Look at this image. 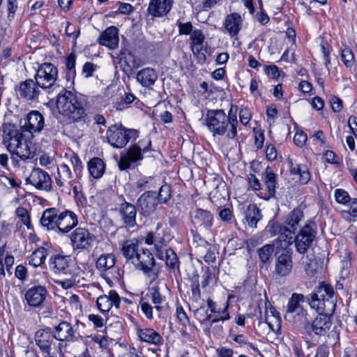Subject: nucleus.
Segmentation results:
<instances>
[{
    "label": "nucleus",
    "mask_w": 357,
    "mask_h": 357,
    "mask_svg": "<svg viewBox=\"0 0 357 357\" xmlns=\"http://www.w3.org/2000/svg\"><path fill=\"white\" fill-rule=\"evenodd\" d=\"M86 105L83 98L63 88L56 96V106L59 113L74 122L86 121Z\"/></svg>",
    "instance_id": "obj_1"
},
{
    "label": "nucleus",
    "mask_w": 357,
    "mask_h": 357,
    "mask_svg": "<svg viewBox=\"0 0 357 357\" xmlns=\"http://www.w3.org/2000/svg\"><path fill=\"white\" fill-rule=\"evenodd\" d=\"M3 143L12 155H17L22 160H31L35 156V148L31 142L13 125L3 127Z\"/></svg>",
    "instance_id": "obj_2"
},
{
    "label": "nucleus",
    "mask_w": 357,
    "mask_h": 357,
    "mask_svg": "<svg viewBox=\"0 0 357 357\" xmlns=\"http://www.w3.org/2000/svg\"><path fill=\"white\" fill-rule=\"evenodd\" d=\"M121 251L127 261L144 274L149 276L153 275V278H155V274L153 270L155 261L148 249L140 248L137 241L128 240L123 243Z\"/></svg>",
    "instance_id": "obj_3"
},
{
    "label": "nucleus",
    "mask_w": 357,
    "mask_h": 357,
    "mask_svg": "<svg viewBox=\"0 0 357 357\" xmlns=\"http://www.w3.org/2000/svg\"><path fill=\"white\" fill-rule=\"evenodd\" d=\"M232 112V107L229 113ZM206 125L213 136L226 135L229 139L237 135L238 121L235 114L227 116L223 109H211L206 113Z\"/></svg>",
    "instance_id": "obj_4"
},
{
    "label": "nucleus",
    "mask_w": 357,
    "mask_h": 357,
    "mask_svg": "<svg viewBox=\"0 0 357 357\" xmlns=\"http://www.w3.org/2000/svg\"><path fill=\"white\" fill-rule=\"evenodd\" d=\"M334 293L331 285L323 283L316 287L311 294L310 298H308L309 305L317 312L333 314L337 303Z\"/></svg>",
    "instance_id": "obj_5"
},
{
    "label": "nucleus",
    "mask_w": 357,
    "mask_h": 357,
    "mask_svg": "<svg viewBox=\"0 0 357 357\" xmlns=\"http://www.w3.org/2000/svg\"><path fill=\"white\" fill-rule=\"evenodd\" d=\"M57 78L58 70L51 63H43L40 65L34 75V80L38 85L48 93L59 88L56 84Z\"/></svg>",
    "instance_id": "obj_6"
},
{
    "label": "nucleus",
    "mask_w": 357,
    "mask_h": 357,
    "mask_svg": "<svg viewBox=\"0 0 357 357\" xmlns=\"http://www.w3.org/2000/svg\"><path fill=\"white\" fill-rule=\"evenodd\" d=\"M318 312L319 314L311 323H307L304 326L305 333L312 337L314 336L319 337L326 336L333 325V314L322 312Z\"/></svg>",
    "instance_id": "obj_7"
},
{
    "label": "nucleus",
    "mask_w": 357,
    "mask_h": 357,
    "mask_svg": "<svg viewBox=\"0 0 357 357\" xmlns=\"http://www.w3.org/2000/svg\"><path fill=\"white\" fill-rule=\"evenodd\" d=\"M317 235V225L314 222L307 221L294 237L296 251L304 255L312 245Z\"/></svg>",
    "instance_id": "obj_8"
},
{
    "label": "nucleus",
    "mask_w": 357,
    "mask_h": 357,
    "mask_svg": "<svg viewBox=\"0 0 357 357\" xmlns=\"http://www.w3.org/2000/svg\"><path fill=\"white\" fill-rule=\"evenodd\" d=\"M267 229L271 236H278L273 243L278 249H286L293 243L295 232L287 227L277 222H271L267 226Z\"/></svg>",
    "instance_id": "obj_9"
},
{
    "label": "nucleus",
    "mask_w": 357,
    "mask_h": 357,
    "mask_svg": "<svg viewBox=\"0 0 357 357\" xmlns=\"http://www.w3.org/2000/svg\"><path fill=\"white\" fill-rule=\"evenodd\" d=\"M136 130L126 129L121 126L114 125L107 131L108 142L114 148L124 147L132 137H135Z\"/></svg>",
    "instance_id": "obj_10"
},
{
    "label": "nucleus",
    "mask_w": 357,
    "mask_h": 357,
    "mask_svg": "<svg viewBox=\"0 0 357 357\" xmlns=\"http://www.w3.org/2000/svg\"><path fill=\"white\" fill-rule=\"evenodd\" d=\"M17 96L28 101L38 100L43 91L33 79H27L20 82L16 89Z\"/></svg>",
    "instance_id": "obj_11"
},
{
    "label": "nucleus",
    "mask_w": 357,
    "mask_h": 357,
    "mask_svg": "<svg viewBox=\"0 0 357 357\" xmlns=\"http://www.w3.org/2000/svg\"><path fill=\"white\" fill-rule=\"evenodd\" d=\"M70 239L73 250H86L91 246L95 236L87 229L78 227L70 234Z\"/></svg>",
    "instance_id": "obj_12"
},
{
    "label": "nucleus",
    "mask_w": 357,
    "mask_h": 357,
    "mask_svg": "<svg viewBox=\"0 0 357 357\" xmlns=\"http://www.w3.org/2000/svg\"><path fill=\"white\" fill-rule=\"evenodd\" d=\"M162 223H158L155 231H150L145 237V243L147 245H154V251L158 259L164 258V250L167 245L164 232H160Z\"/></svg>",
    "instance_id": "obj_13"
},
{
    "label": "nucleus",
    "mask_w": 357,
    "mask_h": 357,
    "mask_svg": "<svg viewBox=\"0 0 357 357\" xmlns=\"http://www.w3.org/2000/svg\"><path fill=\"white\" fill-rule=\"evenodd\" d=\"M151 144V141H149L148 146L143 148V149L138 144L131 146L128 149L126 155L121 156L119 161V169L121 170H126L130 167L131 163L142 160V152H147L149 150Z\"/></svg>",
    "instance_id": "obj_14"
},
{
    "label": "nucleus",
    "mask_w": 357,
    "mask_h": 357,
    "mask_svg": "<svg viewBox=\"0 0 357 357\" xmlns=\"http://www.w3.org/2000/svg\"><path fill=\"white\" fill-rule=\"evenodd\" d=\"M26 182L41 190L50 191L52 187L50 176L40 168H33L26 178Z\"/></svg>",
    "instance_id": "obj_15"
},
{
    "label": "nucleus",
    "mask_w": 357,
    "mask_h": 357,
    "mask_svg": "<svg viewBox=\"0 0 357 357\" xmlns=\"http://www.w3.org/2000/svg\"><path fill=\"white\" fill-rule=\"evenodd\" d=\"M47 295V289L42 285L33 286L29 288L25 294V300L32 307L41 308Z\"/></svg>",
    "instance_id": "obj_16"
},
{
    "label": "nucleus",
    "mask_w": 357,
    "mask_h": 357,
    "mask_svg": "<svg viewBox=\"0 0 357 357\" xmlns=\"http://www.w3.org/2000/svg\"><path fill=\"white\" fill-rule=\"evenodd\" d=\"M191 220L194 226L200 230L208 231L213 225V217L207 210L196 208L191 211Z\"/></svg>",
    "instance_id": "obj_17"
},
{
    "label": "nucleus",
    "mask_w": 357,
    "mask_h": 357,
    "mask_svg": "<svg viewBox=\"0 0 357 357\" xmlns=\"http://www.w3.org/2000/svg\"><path fill=\"white\" fill-rule=\"evenodd\" d=\"M119 213L124 227L133 228L137 225V209L135 205L124 200L119 206Z\"/></svg>",
    "instance_id": "obj_18"
},
{
    "label": "nucleus",
    "mask_w": 357,
    "mask_h": 357,
    "mask_svg": "<svg viewBox=\"0 0 357 357\" xmlns=\"http://www.w3.org/2000/svg\"><path fill=\"white\" fill-rule=\"evenodd\" d=\"M54 339L59 342H69L75 340L76 331L72 324L68 321H61L54 328Z\"/></svg>",
    "instance_id": "obj_19"
},
{
    "label": "nucleus",
    "mask_w": 357,
    "mask_h": 357,
    "mask_svg": "<svg viewBox=\"0 0 357 357\" xmlns=\"http://www.w3.org/2000/svg\"><path fill=\"white\" fill-rule=\"evenodd\" d=\"M57 232L66 234L78 224L77 215L70 211L66 210L59 213Z\"/></svg>",
    "instance_id": "obj_20"
},
{
    "label": "nucleus",
    "mask_w": 357,
    "mask_h": 357,
    "mask_svg": "<svg viewBox=\"0 0 357 357\" xmlns=\"http://www.w3.org/2000/svg\"><path fill=\"white\" fill-rule=\"evenodd\" d=\"M44 125L45 121L43 115L38 111H31L24 119V123L22 128L33 134L40 132L44 128Z\"/></svg>",
    "instance_id": "obj_21"
},
{
    "label": "nucleus",
    "mask_w": 357,
    "mask_h": 357,
    "mask_svg": "<svg viewBox=\"0 0 357 357\" xmlns=\"http://www.w3.org/2000/svg\"><path fill=\"white\" fill-rule=\"evenodd\" d=\"M73 177L71 170L68 165L62 163L57 167V175L55 177L56 184L62 192L70 194L68 185H72Z\"/></svg>",
    "instance_id": "obj_22"
},
{
    "label": "nucleus",
    "mask_w": 357,
    "mask_h": 357,
    "mask_svg": "<svg viewBox=\"0 0 357 357\" xmlns=\"http://www.w3.org/2000/svg\"><path fill=\"white\" fill-rule=\"evenodd\" d=\"M120 303V296L114 290L109 291L108 295L100 296L96 301L97 307L102 313L108 312L112 306L119 308Z\"/></svg>",
    "instance_id": "obj_23"
},
{
    "label": "nucleus",
    "mask_w": 357,
    "mask_h": 357,
    "mask_svg": "<svg viewBox=\"0 0 357 357\" xmlns=\"http://www.w3.org/2000/svg\"><path fill=\"white\" fill-rule=\"evenodd\" d=\"M172 0H151L147 8L148 14L153 17L166 15L172 9Z\"/></svg>",
    "instance_id": "obj_24"
},
{
    "label": "nucleus",
    "mask_w": 357,
    "mask_h": 357,
    "mask_svg": "<svg viewBox=\"0 0 357 357\" xmlns=\"http://www.w3.org/2000/svg\"><path fill=\"white\" fill-rule=\"evenodd\" d=\"M54 338V333L50 327L38 330L34 336L36 344L41 351L52 350L51 345Z\"/></svg>",
    "instance_id": "obj_25"
},
{
    "label": "nucleus",
    "mask_w": 357,
    "mask_h": 357,
    "mask_svg": "<svg viewBox=\"0 0 357 357\" xmlns=\"http://www.w3.org/2000/svg\"><path fill=\"white\" fill-rule=\"evenodd\" d=\"M158 204L157 198L154 193L148 191L143 193L137 199V206L141 209L144 215L148 216L153 213Z\"/></svg>",
    "instance_id": "obj_26"
},
{
    "label": "nucleus",
    "mask_w": 357,
    "mask_h": 357,
    "mask_svg": "<svg viewBox=\"0 0 357 357\" xmlns=\"http://www.w3.org/2000/svg\"><path fill=\"white\" fill-rule=\"evenodd\" d=\"M119 41V29L114 26H111L106 29L102 32L98 38V42L101 45L105 46L110 50L117 48Z\"/></svg>",
    "instance_id": "obj_27"
},
{
    "label": "nucleus",
    "mask_w": 357,
    "mask_h": 357,
    "mask_svg": "<svg viewBox=\"0 0 357 357\" xmlns=\"http://www.w3.org/2000/svg\"><path fill=\"white\" fill-rule=\"evenodd\" d=\"M137 335L140 341L157 347L162 345L164 342L162 335L151 328H137Z\"/></svg>",
    "instance_id": "obj_28"
},
{
    "label": "nucleus",
    "mask_w": 357,
    "mask_h": 357,
    "mask_svg": "<svg viewBox=\"0 0 357 357\" xmlns=\"http://www.w3.org/2000/svg\"><path fill=\"white\" fill-rule=\"evenodd\" d=\"M50 269L55 274L68 275L70 273L68 257L55 255L50 259Z\"/></svg>",
    "instance_id": "obj_29"
},
{
    "label": "nucleus",
    "mask_w": 357,
    "mask_h": 357,
    "mask_svg": "<svg viewBox=\"0 0 357 357\" xmlns=\"http://www.w3.org/2000/svg\"><path fill=\"white\" fill-rule=\"evenodd\" d=\"M59 213V211L55 208L46 209L40 220L42 227L47 229V230H55L57 231Z\"/></svg>",
    "instance_id": "obj_30"
},
{
    "label": "nucleus",
    "mask_w": 357,
    "mask_h": 357,
    "mask_svg": "<svg viewBox=\"0 0 357 357\" xmlns=\"http://www.w3.org/2000/svg\"><path fill=\"white\" fill-rule=\"evenodd\" d=\"M293 261L291 255L289 253L280 255L275 261V273L281 276L288 275L292 270Z\"/></svg>",
    "instance_id": "obj_31"
},
{
    "label": "nucleus",
    "mask_w": 357,
    "mask_h": 357,
    "mask_svg": "<svg viewBox=\"0 0 357 357\" xmlns=\"http://www.w3.org/2000/svg\"><path fill=\"white\" fill-rule=\"evenodd\" d=\"M190 48L194 55L197 57L204 61L206 59L205 54L202 52L204 47V36L202 31L199 29L193 31L190 35Z\"/></svg>",
    "instance_id": "obj_32"
},
{
    "label": "nucleus",
    "mask_w": 357,
    "mask_h": 357,
    "mask_svg": "<svg viewBox=\"0 0 357 357\" xmlns=\"http://www.w3.org/2000/svg\"><path fill=\"white\" fill-rule=\"evenodd\" d=\"M158 77L153 68H144L137 73L136 79L142 86L151 88L157 81Z\"/></svg>",
    "instance_id": "obj_33"
},
{
    "label": "nucleus",
    "mask_w": 357,
    "mask_h": 357,
    "mask_svg": "<svg viewBox=\"0 0 357 357\" xmlns=\"http://www.w3.org/2000/svg\"><path fill=\"white\" fill-rule=\"evenodd\" d=\"M265 310L267 314L266 318V324L273 332L278 333L281 328L279 313L275 311L269 301L265 303Z\"/></svg>",
    "instance_id": "obj_34"
},
{
    "label": "nucleus",
    "mask_w": 357,
    "mask_h": 357,
    "mask_svg": "<svg viewBox=\"0 0 357 357\" xmlns=\"http://www.w3.org/2000/svg\"><path fill=\"white\" fill-rule=\"evenodd\" d=\"M225 28L231 36H236L242 28L243 20L237 13L228 15L225 20Z\"/></svg>",
    "instance_id": "obj_35"
},
{
    "label": "nucleus",
    "mask_w": 357,
    "mask_h": 357,
    "mask_svg": "<svg viewBox=\"0 0 357 357\" xmlns=\"http://www.w3.org/2000/svg\"><path fill=\"white\" fill-rule=\"evenodd\" d=\"M262 181L268 190L267 199L275 195L277 175L270 167H267L262 174Z\"/></svg>",
    "instance_id": "obj_36"
},
{
    "label": "nucleus",
    "mask_w": 357,
    "mask_h": 357,
    "mask_svg": "<svg viewBox=\"0 0 357 357\" xmlns=\"http://www.w3.org/2000/svg\"><path fill=\"white\" fill-rule=\"evenodd\" d=\"M289 172L291 175H299L300 183L307 184L311 179V175L306 165L298 163H294L291 160L289 161Z\"/></svg>",
    "instance_id": "obj_37"
},
{
    "label": "nucleus",
    "mask_w": 357,
    "mask_h": 357,
    "mask_svg": "<svg viewBox=\"0 0 357 357\" xmlns=\"http://www.w3.org/2000/svg\"><path fill=\"white\" fill-rule=\"evenodd\" d=\"M146 296H148L154 305V309L157 312V316L160 317V312L163 308L162 304L165 302V297L161 294L158 286H154L150 288Z\"/></svg>",
    "instance_id": "obj_38"
},
{
    "label": "nucleus",
    "mask_w": 357,
    "mask_h": 357,
    "mask_svg": "<svg viewBox=\"0 0 357 357\" xmlns=\"http://www.w3.org/2000/svg\"><path fill=\"white\" fill-rule=\"evenodd\" d=\"M88 169L91 176L100 178L105 173V164L102 159L95 157L89 161Z\"/></svg>",
    "instance_id": "obj_39"
},
{
    "label": "nucleus",
    "mask_w": 357,
    "mask_h": 357,
    "mask_svg": "<svg viewBox=\"0 0 357 357\" xmlns=\"http://www.w3.org/2000/svg\"><path fill=\"white\" fill-rule=\"evenodd\" d=\"M304 215L303 211L301 209L295 208L287 215L284 221V227H287L295 232L299 226L300 222L302 221Z\"/></svg>",
    "instance_id": "obj_40"
},
{
    "label": "nucleus",
    "mask_w": 357,
    "mask_h": 357,
    "mask_svg": "<svg viewBox=\"0 0 357 357\" xmlns=\"http://www.w3.org/2000/svg\"><path fill=\"white\" fill-rule=\"evenodd\" d=\"M261 218L260 210L257 206L255 204L249 205L245 213V219L249 227H256Z\"/></svg>",
    "instance_id": "obj_41"
},
{
    "label": "nucleus",
    "mask_w": 357,
    "mask_h": 357,
    "mask_svg": "<svg viewBox=\"0 0 357 357\" xmlns=\"http://www.w3.org/2000/svg\"><path fill=\"white\" fill-rule=\"evenodd\" d=\"M48 255V250L40 247L36 249L29 257V264L33 267H38L43 264Z\"/></svg>",
    "instance_id": "obj_42"
},
{
    "label": "nucleus",
    "mask_w": 357,
    "mask_h": 357,
    "mask_svg": "<svg viewBox=\"0 0 357 357\" xmlns=\"http://www.w3.org/2000/svg\"><path fill=\"white\" fill-rule=\"evenodd\" d=\"M116 262L115 257L112 254L101 255L96 261V267L101 271H106L114 267Z\"/></svg>",
    "instance_id": "obj_43"
},
{
    "label": "nucleus",
    "mask_w": 357,
    "mask_h": 357,
    "mask_svg": "<svg viewBox=\"0 0 357 357\" xmlns=\"http://www.w3.org/2000/svg\"><path fill=\"white\" fill-rule=\"evenodd\" d=\"M307 314V311L301 306L290 312H286L284 317L288 321L294 319L295 322H303L306 319Z\"/></svg>",
    "instance_id": "obj_44"
},
{
    "label": "nucleus",
    "mask_w": 357,
    "mask_h": 357,
    "mask_svg": "<svg viewBox=\"0 0 357 357\" xmlns=\"http://www.w3.org/2000/svg\"><path fill=\"white\" fill-rule=\"evenodd\" d=\"M215 317L211 319V326L214 324H218L220 321L224 322L225 321L229 320L231 319L229 312V303L227 302L225 307L221 309H217L216 313H214Z\"/></svg>",
    "instance_id": "obj_45"
},
{
    "label": "nucleus",
    "mask_w": 357,
    "mask_h": 357,
    "mask_svg": "<svg viewBox=\"0 0 357 357\" xmlns=\"http://www.w3.org/2000/svg\"><path fill=\"white\" fill-rule=\"evenodd\" d=\"M162 259L165 260L166 265L171 268L178 267V258L172 248H167L164 250V258Z\"/></svg>",
    "instance_id": "obj_46"
},
{
    "label": "nucleus",
    "mask_w": 357,
    "mask_h": 357,
    "mask_svg": "<svg viewBox=\"0 0 357 357\" xmlns=\"http://www.w3.org/2000/svg\"><path fill=\"white\" fill-rule=\"evenodd\" d=\"M192 233V243L195 245L196 248H198V252L200 253H204V251L208 250L211 248V245L204 238L201 237V236L193 231Z\"/></svg>",
    "instance_id": "obj_47"
},
{
    "label": "nucleus",
    "mask_w": 357,
    "mask_h": 357,
    "mask_svg": "<svg viewBox=\"0 0 357 357\" xmlns=\"http://www.w3.org/2000/svg\"><path fill=\"white\" fill-rule=\"evenodd\" d=\"M341 60L347 68L352 67L355 63L354 55L351 50L346 45L342 49Z\"/></svg>",
    "instance_id": "obj_48"
},
{
    "label": "nucleus",
    "mask_w": 357,
    "mask_h": 357,
    "mask_svg": "<svg viewBox=\"0 0 357 357\" xmlns=\"http://www.w3.org/2000/svg\"><path fill=\"white\" fill-rule=\"evenodd\" d=\"M303 301L304 296L303 294L294 293L288 301L286 312H290L296 308L301 307V303Z\"/></svg>",
    "instance_id": "obj_49"
},
{
    "label": "nucleus",
    "mask_w": 357,
    "mask_h": 357,
    "mask_svg": "<svg viewBox=\"0 0 357 357\" xmlns=\"http://www.w3.org/2000/svg\"><path fill=\"white\" fill-rule=\"evenodd\" d=\"M66 79L70 81L73 79L75 77V56L73 54H70L66 59Z\"/></svg>",
    "instance_id": "obj_50"
},
{
    "label": "nucleus",
    "mask_w": 357,
    "mask_h": 357,
    "mask_svg": "<svg viewBox=\"0 0 357 357\" xmlns=\"http://www.w3.org/2000/svg\"><path fill=\"white\" fill-rule=\"evenodd\" d=\"M274 244H266L258 250V255L263 263L267 262L274 250Z\"/></svg>",
    "instance_id": "obj_51"
},
{
    "label": "nucleus",
    "mask_w": 357,
    "mask_h": 357,
    "mask_svg": "<svg viewBox=\"0 0 357 357\" xmlns=\"http://www.w3.org/2000/svg\"><path fill=\"white\" fill-rule=\"evenodd\" d=\"M176 317L178 323L182 326H188L190 330L195 328V326L190 324V319L181 306L176 307Z\"/></svg>",
    "instance_id": "obj_52"
},
{
    "label": "nucleus",
    "mask_w": 357,
    "mask_h": 357,
    "mask_svg": "<svg viewBox=\"0 0 357 357\" xmlns=\"http://www.w3.org/2000/svg\"><path fill=\"white\" fill-rule=\"evenodd\" d=\"M141 310L145 317L149 319L152 320L153 319V310L154 307H152L149 303V301L146 300V298L142 297L139 302Z\"/></svg>",
    "instance_id": "obj_53"
},
{
    "label": "nucleus",
    "mask_w": 357,
    "mask_h": 357,
    "mask_svg": "<svg viewBox=\"0 0 357 357\" xmlns=\"http://www.w3.org/2000/svg\"><path fill=\"white\" fill-rule=\"evenodd\" d=\"M171 197L170 186L165 184L160 187L158 192V200L161 203H167Z\"/></svg>",
    "instance_id": "obj_54"
},
{
    "label": "nucleus",
    "mask_w": 357,
    "mask_h": 357,
    "mask_svg": "<svg viewBox=\"0 0 357 357\" xmlns=\"http://www.w3.org/2000/svg\"><path fill=\"white\" fill-rule=\"evenodd\" d=\"M191 284L190 288L192 296L194 297L199 298L201 295L199 289V275L194 272L192 277L190 278Z\"/></svg>",
    "instance_id": "obj_55"
},
{
    "label": "nucleus",
    "mask_w": 357,
    "mask_h": 357,
    "mask_svg": "<svg viewBox=\"0 0 357 357\" xmlns=\"http://www.w3.org/2000/svg\"><path fill=\"white\" fill-rule=\"evenodd\" d=\"M16 213L23 224L26 225L28 229H31V220L27 210L25 208L20 207L17 208Z\"/></svg>",
    "instance_id": "obj_56"
},
{
    "label": "nucleus",
    "mask_w": 357,
    "mask_h": 357,
    "mask_svg": "<svg viewBox=\"0 0 357 357\" xmlns=\"http://www.w3.org/2000/svg\"><path fill=\"white\" fill-rule=\"evenodd\" d=\"M335 197L337 202L342 204H346L351 200L349 193L342 189H336L335 190Z\"/></svg>",
    "instance_id": "obj_57"
},
{
    "label": "nucleus",
    "mask_w": 357,
    "mask_h": 357,
    "mask_svg": "<svg viewBox=\"0 0 357 357\" xmlns=\"http://www.w3.org/2000/svg\"><path fill=\"white\" fill-rule=\"evenodd\" d=\"M70 161L75 174L79 173L82 170L83 166L82 161L77 154L73 153L70 156Z\"/></svg>",
    "instance_id": "obj_58"
},
{
    "label": "nucleus",
    "mask_w": 357,
    "mask_h": 357,
    "mask_svg": "<svg viewBox=\"0 0 357 357\" xmlns=\"http://www.w3.org/2000/svg\"><path fill=\"white\" fill-rule=\"evenodd\" d=\"M239 119L243 125L247 126L251 119V113L250 109L247 107L242 108L239 111Z\"/></svg>",
    "instance_id": "obj_59"
},
{
    "label": "nucleus",
    "mask_w": 357,
    "mask_h": 357,
    "mask_svg": "<svg viewBox=\"0 0 357 357\" xmlns=\"http://www.w3.org/2000/svg\"><path fill=\"white\" fill-rule=\"evenodd\" d=\"M119 5L118 10L116 12L118 14L130 15L134 11L133 6L128 3L118 2Z\"/></svg>",
    "instance_id": "obj_60"
},
{
    "label": "nucleus",
    "mask_w": 357,
    "mask_h": 357,
    "mask_svg": "<svg viewBox=\"0 0 357 357\" xmlns=\"http://www.w3.org/2000/svg\"><path fill=\"white\" fill-rule=\"evenodd\" d=\"M177 25L178 28L179 34L181 35H188L190 33H192V32L193 31L192 24L191 22L183 23L178 22Z\"/></svg>",
    "instance_id": "obj_61"
},
{
    "label": "nucleus",
    "mask_w": 357,
    "mask_h": 357,
    "mask_svg": "<svg viewBox=\"0 0 357 357\" xmlns=\"http://www.w3.org/2000/svg\"><path fill=\"white\" fill-rule=\"evenodd\" d=\"M234 341L236 343L242 345V344H248L250 348H252L254 351L259 353V349L252 344L248 341V339L243 335H236L233 338Z\"/></svg>",
    "instance_id": "obj_62"
},
{
    "label": "nucleus",
    "mask_w": 357,
    "mask_h": 357,
    "mask_svg": "<svg viewBox=\"0 0 357 357\" xmlns=\"http://www.w3.org/2000/svg\"><path fill=\"white\" fill-rule=\"evenodd\" d=\"M307 137L303 131L296 132L294 137L295 144L299 147H302L305 144Z\"/></svg>",
    "instance_id": "obj_63"
},
{
    "label": "nucleus",
    "mask_w": 357,
    "mask_h": 357,
    "mask_svg": "<svg viewBox=\"0 0 357 357\" xmlns=\"http://www.w3.org/2000/svg\"><path fill=\"white\" fill-rule=\"evenodd\" d=\"M248 182L250 187L253 190H259L261 189V183L255 174H250L248 175Z\"/></svg>",
    "instance_id": "obj_64"
}]
</instances>
